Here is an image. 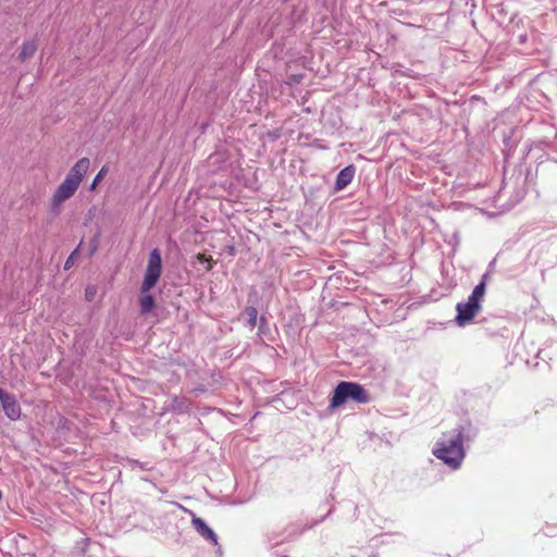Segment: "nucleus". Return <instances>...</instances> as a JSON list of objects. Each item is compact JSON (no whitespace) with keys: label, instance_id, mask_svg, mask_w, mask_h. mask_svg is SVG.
I'll return each mask as SVG.
<instances>
[{"label":"nucleus","instance_id":"obj_8","mask_svg":"<svg viewBox=\"0 0 557 557\" xmlns=\"http://www.w3.org/2000/svg\"><path fill=\"white\" fill-rule=\"evenodd\" d=\"M191 524L197 533L202 536L206 541L210 542L213 545H218V536L215 532L207 524V522L199 518L194 517L191 520Z\"/></svg>","mask_w":557,"mask_h":557},{"label":"nucleus","instance_id":"obj_7","mask_svg":"<svg viewBox=\"0 0 557 557\" xmlns=\"http://www.w3.org/2000/svg\"><path fill=\"white\" fill-rule=\"evenodd\" d=\"M90 165V161L88 158L79 159L69 171L66 175V180H72L75 182L77 186L81 185L84 176L86 175Z\"/></svg>","mask_w":557,"mask_h":557},{"label":"nucleus","instance_id":"obj_10","mask_svg":"<svg viewBox=\"0 0 557 557\" xmlns=\"http://www.w3.org/2000/svg\"><path fill=\"white\" fill-rule=\"evenodd\" d=\"M356 173V168L354 165H348L339 171L336 176L334 188L336 191L343 190L346 188L352 181Z\"/></svg>","mask_w":557,"mask_h":557},{"label":"nucleus","instance_id":"obj_6","mask_svg":"<svg viewBox=\"0 0 557 557\" xmlns=\"http://www.w3.org/2000/svg\"><path fill=\"white\" fill-rule=\"evenodd\" d=\"M0 401L7 418H9L11 421H16L21 418L22 409L14 395L1 393Z\"/></svg>","mask_w":557,"mask_h":557},{"label":"nucleus","instance_id":"obj_2","mask_svg":"<svg viewBox=\"0 0 557 557\" xmlns=\"http://www.w3.org/2000/svg\"><path fill=\"white\" fill-rule=\"evenodd\" d=\"M162 269V259L159 249L154 248L151 250L148 259L147 269L144 275V281L140 287L141 296L139 298V307L141 314L149 313L154 305V298L152 295L147 294L158 283Z\"/></svg>","mask_w":557,"mask_h":557},{"label":"nucleus","instance_id":"obj_18","mask_svg":"<svg viewBox=\"0 0 557 557\" xmlns=\"http://www.w3.org/2000/svg\"><path fill=\"white\" fill-rule=\"evenodd\" d=\"M545 534L548 535V536H552L553 535V532L550 531V529L547 527L545 530H544Z\"/></svg>","mask_w":557,"mask_h":557},{"label":"nucleus","instance_id":"obj_3","mask_svg":"<svg viewBox=\"0 0 557 557\" xmlns=\"http://www.w3.org/2000/svg\"><path fill=\"white\" fill-rule=\"evenodd\" d=\"M488 273L485 272L482 275L481 282L474 286L467 301L458 302L456 306L457 315L455 321L458 326H465L469 324L473 318L481 311L482 301L486 290V280Z\"/></svg>","mask_w":557,"mask_h":557},{"label":"nucleus","instance_id":"obj_13","mask_svg":"<svg viewBox=\"0 0 557 557\" xmlns=\"http://www.w3.org/2000/svg\"><path fill=\"white\" fill-rule=\"evenodd\" d=\"M108 173V168L104 165L100 169V171L98 172V174L95 176L89 189L90 190H94L97 185L102 181V178L104 177V175Z\"/></svg>","mask_w":557,"mask_h":557},{"label":"nucleus","instance_id":"obj_5","mask_svg":"<svg viewBox=\"0 0 557 557\" xmlns=\"http://www.w3.org/2000/svg\"><path fill=\"white\" fill-rule=\"evenodd\" d=\"M79 186L72 180H64L52 195L50 201V211L58 215L61 213L62 203L70 199Z\"/></svg>","mask_w":557,"mask_h":557},{"label":"nucleus","instance_id":"obj_1","mask_svg":"<svg viewBox=\"0 0 557 557\" xmlns=\"http://www.w3.org/2000/svg\"><path fill=\"white\" fill-rule=\"evenodd\" d=\"M433 455L450 469H459L465 458L462 429L443 434L433 449Z\"/></svg>","mask_w":557,"mask_h":557},{"label":"nucleus","instance_id":"obj_4","mask_svg":"<svg viewBox=\"0 0 557 557\" xmlns=\"http://www.w3.org/2000/svg\"><path fill=\"white\" fill-rule=\"evenodd\" d=\"M349 399L357 404H368L370 395L360 384L343 381L335 387L330 406L336 408Z\"/></svg>","mask_w":557,"mask_h":557},{"label":"nucleus","instance_id":"obj_9","mask_svg":"<svg viewBox=\"0 0 557 557\" xmlns=\"http://www.w3.org/2000/svg\"><path fill=\"white\" fill-rule=\"evenodd\" d=\"M193 401L185 396H174L169 405L164 408L169 412L183 414L190 411Z\"/></svg>","mask_w":557,"mask_h":557},{"label":"nucleus","instance_id":"obj_11","mask_svg":"<svg viewBox=\"0 0 557 557\" xmlns=\"http://www.w3.org/2000/svg\"><path fill=\"white\" fill-rule=\"evenodd\" d=\"M37 50V42L34 39L26 40L23 42L21 51L18 53L20 61L24 62L32 58Z\"/></svg>","mask_w":557,"mask_h":557},{"label":"nucleus","instance_id":"obj_16","mask_svg":"<svg viewBox=\"0 0 557 557\" xmlns=\"http://www.w3.org/2000/svg\"><path fill=\"white\" fill-rule=\"evenodd\" d=\"M96 295V288L88 286L85 290V297L88 301H91Z\"/></svg>","mask_w":557,"mask_h":557},{"label":"nucleus","instance_id":"obj_17","mask_svg":"<svg viewBox=\"0 0 557 557\" xmlns=\"http://www.w3.org/2000/svg\"><path fill=\"white\" fill-rule=\"evenodd\" d=\"M191 392L195 393L196 395H198V394L205 393L206 392V387L205 386H198V387L194 388Z\"/></svg>","mask_w":557,"mask_h":557},{"label":"nucleus","instance_id":"obj_14","mask_svg":"<svg viewBox=\"0 0 557 557\" xmlns=\"http://www.w3.org/2000/svg\"><path fill=\"white\" fill-rule=\"evenodd\" d=\"M270 331L269 323L264 317H261L259 320V326H258V335L262 337Z\"/></svg>","mask_w":557,"mask_h":557},{"label":"nucleus","instance_id":"obj_12","mask_svg":"<svg viewBox=\"0 0 557 557\" xmlns=\"http://www.w3.org/2000/svg\"><path fill=\"white\" fill-rule=\"evenodd\" d=\"M245 313L248 317L247 325L250 330L255 329L258 322V310L255 307H247Z\"/></svg>","mask_w":557,"mask_h":557},{"label":"nucleus","instance_id":"obj_15","mask_svg":"<svg viewBox=\"0 0 557 557\" xmlns=\"http://www.w3.org/2000/svg\"><path fill=\"white\" fill-rule=\"evenodd\" d=\"M77 256H78V248H76L74 251H72V253L67 257L65 264H64L65 270L70 269L74 264Z\"/></svg>","mask_w":557,"mask_h":557},{"label":"nucleus","instance_id":"obj_19","mask_svg":"<svg viewBox=\"0 0 557 557\" xmlns=\"http://www.w3.org/2000/svg\"><path fill=\"white\" fill-rule=\"evenodd\" d=\"M8 394L3 388L0 387V394Z\"/></svg>","mask_w":557,"mask_h":557}]
</instances>
